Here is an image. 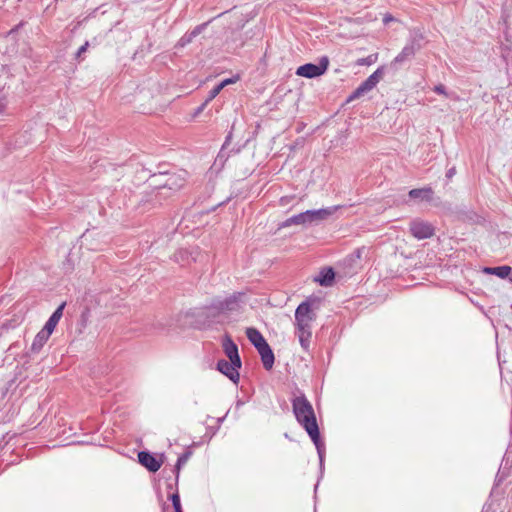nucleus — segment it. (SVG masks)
Here are the masks:
<instances>
[{
    "label": "nucleus",
    "instance_id": "obj_1",
    "mask_svg": "<svg viewBox=\"0 0 512 512\" xmlns=\"http://www.w3.org/2000/svg\"><path fill=\"white\" fill-rule=\"evenodd\" d=\"M292 408L296 420L305 429L314 443L320 459V464H322L325 447L320 436L319 427L311 403L303 393H300L299 396L292 399Z\"/></svg>",
    "mask_w": 512,
    "mask_h": 512
},
{
    "label": "nucleus",
    "instance_id": "obj_2",
    "mask_svg": "<svg viewBox=\"0 0 512 512\" xmlns=\"http://www.w3.org/2000/svg\"><path fill=\"white\" fill-rule=\"evenodd\" d=\"M316 315L312 310L311 303L304 301L298 305L295 310V325L297 335L301 347L308 351L310 347V340L312 337V322L315 320Z\"/></svg>",
    "mask_w": 512,
    "mask_h": 512
},
{
    "label": "nucleus",
    "instance_id": "obj_3",
    "mask_svg": "<svg viewBox=\"0 0 512 512\" xmlns=\"http://www.w3.org/2000/svg\"><path fill=\"white\" fill-rule=\"evenodd\" d=\"M336 209L337 207L333 206L317 210H306L302 213L287 218L285 221L282 222L280 227L285 228L290 227L292 225H301L304 227L319 225L320 223L328 219L330 216H332Z\"/></svg>",
    "mask_w": 512,
    "mask_h": 512
},
{
    "label": "nucleus",
    "instance_id": "obj_4",
    "mask_svg": "<svg viewBox=\"0 0 512 512\" xmlns=\"http://www.w3.org/2000/svg\"><path fill=\"white\" fill-rule=\"evenodd\" d=\"M243 297L244 293L242 292H234L225 298L215 297L205 309L214 310L217 313L236 311L243 302Z\"/></svg>",
    "mask_w": 512,
    "mask_h": 512
},
{
    "label": "nucleus",
    "instance_id": "obj_5",
    "mask_svg": "<svg viewBox=\"0 0 512 512\" xmlns=\"http://www.w3.org/2000/svg\"><path fill=\"white\" fill-rule=\"evenodd\" d=\"M328 65V57L323 56L320 58L317 64L306 63L304 65L299 66L296 69V75L308 79L316 78L323 75L326 72V70L328 69Z\"/></svg>",
    "mask_w": 512,
    "mask_h": 512
},
{
    "label": "nucleus",
    "instance_id": "obj_6",
    "mask_svg": "<svg viewBox=\"0 0 512 512\" xmlns=\"http://www.w3.org/2000/svg\"><path fill=\"white\" fill-rule=\"evenodd\" d=\"M384 70L385 67L380 66L365 81H363L362 84L357 89L354 90V99L364 96L373 88H375L379 81L382 79L384 75Z\"/></svg>",
    "mask_w": 512,
    "mask_h": 512
},
{
    "label": "nucleus",
    "instance_id": "obj_7",
    "mask_svg": "<svg viewBox=\"0 0 512 512\" xmlns=\"http://www.w3.org/2000/svg\"><path fill=\"white\" fill-rule=\"evenodd\" d=\"M409 231L418 240L428 239L434 235V227L429 222L414 219L409 224Z\"/></svg>",
    "mask_w": 512,
    "mask_h": 512
},
{
    "label": "nucleus",
    "instance_id": "obj_8",
    "mask_svg": "<svg viewBox=\"0 0 512 512\" xmlns=\"http://www.w3.org/2000/svg\"><path fill=\"white\" fill-rule=\"evenodd\" d=\"M241 366L242 363H234L231 360L220 359L217 362L216 368L234 384H238L240 379L239 369Z\"/></svg>",
    "mask_w": 512,
    "mask_h": 512
},
{
    "label": "nucleus",
    "instance_id": "obj_9",
    "mask_svg": "<svg viewBox=\"0 0 512 512\" xmlns=\"http://www.w3.org/2000/svg\"><path fill=\"white\" fill-rule=\"evenodd\" d=\"M138 461L144 466L149 472H156L160 469L162 462L159 461L149 451H140L138 453Z\"/></svg>",
    "mask_w": 512,
    "mask_h": 512
},
{
    "label": "nucleus",
    "instance_id": "obj_10",
    "mask_svg": "<svg viewBox=\"0 0 512 512\" xmlns=\"http://www.w3.org/2000/svg\"><path fill=\"white\" fill-rule=\"evenodd\" d=\"M222 347L229 360L234 363H242L238 351V346L228 334H226L223 338Z\"/></svg>",
    "mask_w": 512,
    "mask_h": 512
},
{
    "label": "nucleus",
    "instance_id": "obj_11",
    "mask_svg": "<svg viewBox=\"0 0 512 512\" xmlns=\"http://www.w3.org/2000/svg\"><path fill=\"white\" fill-rule=\"evenodd\" d=\"M185 183V178L178 173H169L165 175L164 183L162 184L163 190H167L169 192L178 191L181 187H183Z\"/></svg>",
    "mask_w": 512,
    "mask_h": 512
},
{
    "label": "nucleus",
    "instance_id": "obj_12",
    "mask_svg": "<svg viewBox=\"0 0 512 512\" xmlns=\"http://www.w3.org/2000/svg\"><path fill=\"white\" fill-rule=\"evenodd\" d=\"M415 54L412 49L405 45L402 51L391 61L390 68L397 71L406 62L411 61Z\"/></svg>",
    "mask_w": 512,
    "mask_h": 512
},
{
    "label": "nucleus",
    "instance_id": "obj_13",
    "mask_svg": "<svg viewBox=\"0 0 512 512\" xmlns=\"http://www.w3.org/2000/svg\"><path fill=\"white\" fill-rule=\"evenodd\" d=\"M258 353L261 356L263 367L266 370H271L275 362V356L268 342L257 348Z\"/></svg>",
    "mask_w": 512,
    "mask_h": 512
},
{
    "label": "nucleus",
    "instance_id": "obj_14",
    "mask_svg": "<svg viewBox=\"0 0 512 512\" xmlns=\"http://www.w3.org/2000/svg\"><path fill=\"white\" fill-rule=\"evenodd\" d=\"M335 279V272L331 267L323 268L317 276L314 277V281L323 287L332 286Z\"/></svg>",
    "mask_w": 512,
    "mask_h": 512
},
{
    "label": "nucleus",
    "instance_id": "obj_15",
    "mask_svg": "<svg viewBox=\"0 0 512 512\" xmlns=\"http://www.w3.org/2000/svg\"><path fill=\"white\" fill-rule=\"evenodd\" d=\"M65 305H66V303L63 302L56 308V310L52 313V315L49 317V319L45 323V325L43 327L44 330H46L50 334L53 333L56 325L58 324V322L60 321V319L63 315V310H64Z\"/></svg>",
    "mask_w": 512,
    "mask_h": 512
},
{
    "label": "nucleus",
    "instance_id": "obj_16",
    "mask_svg": "<svg viewBox=\"0 0 512 512\" xmlns=\"http://www.w3.org/2000/svg\"><path fill=\"white\" fill-rule=\"evenodd\" d=\"M424 35L420 30H412L410 32L409 40L407 42V46L412 49L413 52L417 53L423 47Z\"/></svg>",
    "mask_w": 512,
    "mask_h": 512
},
{
    "label": "nucleus",
    "instance_id": "obj_17",
    "mask_svg": "<svg viewBox=\"0 0 512 512\" xmlns=\"http://www.w3.org/2000/svg\"><path fill=\"white\" fill-rule=\"evenodd\" d=\"M51 334L44 330L43 328L36 334L32 345H31V351L33 353H39L40 350L43 348V346L46 344L48 339L50 338Z\"/></svg>",
    "mask_w": 512,
    "mask_h": 512
},
{
    "label": "nucleus",
    "instance_id": "obj_18",
    "mask_svg": "<svg viewBox=\"0 0 512 512\" xmlns=\"http://www.w3.org/2000/svg\"><path fill=\"white\" fill-rule=\"evenodd\" d=\"M411 199L420 201H431L433 190L430 187L412 189L408 193Z\"/></svg>",
    "mask_w": 512,
    "mask_h": 512
},
{
    "label": "nucleus",
    "instance_id": "obj_19",
    "mask_svg": "<svg viewBox=\"0 0 512 512\" xmlns=\"http://www.w3.org/2000/svg\"><path fill=\"white\" fill-rule=\"evenodd\" d=\"M246 336L256 349L267 342L263 335L253 327L246 329Z\"/></svg>",
    "mask_w": 512,
    "mask_h": 512
},
{
    "label": "nucleus",
    "instance_id": "obj_20",
    "mask_svg": "<svg viewBox=\"0 0 512 512\" xmlns=\"http://www.w3.org/2000/svg\"><path fill=\"white\" fill-rule=\"evenodd\" d=\"M511 267L510 266H497V267H487L484 269V272L491 275H496L502 279L509 276L511 273Z\"/></svg>",
    "mask_w": 512,
    "mask_h": 512
},
{
    "label": "nucleus",
    "instance_id": "obj_21",
    "mask_svg": "<svg viewBox=\"0 0 512 512\" xmlns=\"http://www.w3.org/2000/svg\"><path fill=\"white\" fill-rule=\"evenodd\" d=\"M167 174V171L159 170L158 172L151 175L149 181L150 185L159 189L163 190L162 184L164 183V180H162L163 177Z\"/></svg>",
    "mask_w": 512,
    "mask_h": 512
},
{
    "label": "nucleus",
    "instance_id": "obj_22",
    "mask_svg": "<svg viewBox=\"0 0 512 512\" xmlns=\"http://www.w3.org/2000/svg\"><path fill=\"white\" fill-rule=\"evenodd\" d=\"M191 455H192L191 451H186L178 457L176 465L174 467V472L176 475V482L178 481L179 473H180L182 466L187 463V461L189 460Z\"/></svg>",
    "mask_w": 512,
    "mask_h": 512
},
{
    "label": "nucleus",
    "instance_id": "obj_23",
    "mask_svg": "<svg viewBox=\"0 0 512 512\" xmlns=\"http://www.w3.org/2000/svg\"><path fill=\"white\" fill-rule=\"evenodd\" d=\"M378 59V53H372L370 55H368L367 57H363V58H358L356 60V64L357 65H360V66H369V65H372L374 64Z\"/></svg>",
    "mask_w": 512,
    "mask_h": 512
},
{
    "label": "nucleus",
    "instance_id": "obj_24",
    "mask_svg": "<svg viewBox=\"0 0 512 512\" xmlns=\"http://www.w3.org/2000/svg\"><path fill=\"white\" fill-rule=\"evenodd\" d=\"M170 500L172 502L175 512H183L182 506H181V501H180V496H179L178 492L172 493L170 495Z\"/></svg>",
    "mask_w": 512,
    "mask_h": 512
},
{
    "label": "nucleus",
    "instance_id": "obj_25",
    "mask_svg": "<svg viewBox=\"0 0 512 512\" xmlns=\"http://www.w3.org/2000/svg\"><path fill=\"white\" fill-rule=\"evenodd\" d=\"M369 254H370V248L365 247V246L357 248V250L354 252V256H356L360 260L368 259L369 258Z\"/></svg>",
    "mask_w": 512,
    "mask_h": 512
},
{
    "label": "nucleus",
    "instance_id": "obj_26",
    "mask_svg": "<svg viewBox=\"0 0 512 512\" xmlns=\"http://www.w3.org/2000/svg\"><path fill=\"white\" fill-rule=\"evenodd\" d=\"M194 40V38L192 37V35L188 32V33H185L178 41V46L180 47H185L186 45L190 44L192 41Z\"/></svg>",
    "mask_w": 512,
    "mask_h": 512
},
{
    "label": "nucleus",
    "instance_id": "obj_27",
    "mask_svg": "<svg viewBox=\"0 0 512 512\" xmlns=\"http://www.w3.org/2000/svg\"><path fill=\"white\" fill-rule=\"evenodd\" d=\"M221 90H222V87L220 86V84L213 87L208 93L206 103H209L210 101H212L221 92Z\"/></svg>",
    "mask_w": 512,
    "mask_h": 512
},
{
    "label": "nucleus",
    "instance_id": "obj_28",
    "mask_svg": "<svg viewBox=\"0 0 512 512\" xmlns=\"http://www.w3.org/2000/svg\"><path fill=\"white\" fill-rule=\"evenodd\" d=\"M208 25V23H203L198 26H196L192 31L189 33L192 35L193 38L197 37Z\"/></svg>",
    "mask_w": 512,
    "mask_h": 512
},
{
    "label": "nucleus",
    "instance_id": "obj_29",
    "mask_svg": "<svg viewBox=\"0 0 512 512\" xmlns=\"http://www.w3.org/2000/svg\"><path fill=\"white\" fill-rule=\"evenodd\" d=\"M89 42L86 41L82 46L79 47L77 53H76V59H79L83 53H85L89 47Z\"/></svg>",
    "mask_w": 512,
    "mask_h": 512
},
{
    "label": "nucleus",
    "instance_id": "obj_30",
    "mask_svg": "<svg viewBox=\"0 0 512 512\" xmlns=\"http://www.w3.org/2000/svg\"><path fill=\"white\" fill-rule=\"evenodd\" d=\"M433 90H434V92H436L438 94H442V95H445L446 97H448V94L446 92V87L443 84L436 85Z\"/></svg>",
    "mask_w": 512,
    "mask_h": 512
},
{
    "label": "nucleus",
    "instance_id": "obj_31",
    "mask_svg": "<svg viewBox=\"0 0 512 512\" xmlns=\"http://www.w3.org/2000/svg\"><path fill=\"white\" fill-rule=\"evenodd\" d=\"M236 80H237V78H227V79H225V80L221 81L219 84H220V86H221V87H222V89H223V88H224V87H226L227 85L232 84V83H235V82H236Z\"/></svg>",
    "mask_w": 512,
    "mask_h": 512
},
{
    "label": "nucleus",
    "instance_id": "obj_32",
    "mask_svg": "<svg viewBox=\"0 0 512 512\" xmlns=\"http://www.w3.org/2000/svg\"><path fill=\"white\" fill-rule=\"evenodd\" d=\"M392 21H395V18L391 15V14H386L384 17H383V23L384 24H388Z\"/></svg>",
    "mask_w": 512,
    "mask_h": 512
},
{
    "label": "nucleus",
    "instance_id": "obj_33",
    "mask_svg": "<svg viewBox=\"0 0 512 512\" xmlns=\"http://www.w3.org/2000/svg\"><path fill=\"white\" fill-rule=\"evenodd\" d=\"M455 173H456V169H455V167H452V168H450V169L446 172V177H447L448 179H451V178L455 175Z\"/></svg>",
    "mask_w": 512,
    "mask_h": 512
},
{
    "label": "nucleus",
    "instance_id": "obj_34",
    "mask_svg": "<svg viewBox=\"0 0 512 512\" xmlns=\"http://www.w3.org/2000/svg\"><path fill=\"white\" fill-rule=\"evenodd\" d=\"M208 103H206V101L204 103H202L197 109H196V112H195V115H198L200 114L206 107Z\"/></svg>",
    "mask_w": 512,
    "mask_h": 512
},
{
    "label": "nucleus",
    "instance_id": "obj_35",
    "mask_svg": "<svg viewBox=\"0 0 512 512\" xmlns=\"http://www.w3.org/2000/svg\"><path fill=\"white\" fill-rule=\"evenodd\" d=\"M352 101V94H350L349 96H347V99H346V102L349 103Z\"/></svg>",
    "mask_w": 512,
    "mask_h": 512
}]
</instances>
